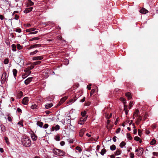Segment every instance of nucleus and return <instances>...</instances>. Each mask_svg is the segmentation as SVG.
<instances>
[{"mask_svg":"<svg viewBox=\"0 0 158 158\" xmlns=\"http://www.w3.org/2000/svg\"><path fill=\"white\" fill-rule=\"evenodd\" d=\"M22 144L26 147H29L31 145L30 138L27 137L23 138L21 140Z\"/></svg>","mask_w":158,"mask_h":158,"instance_id":"f257e3e1","label":"nucleus"},{"mask_svg":"<svg viewBox=\"0 0 158 158\" xmlns=\"http://www.w3.org/2000/svg\"><path fill=\"white\" fill-rule=\"evenodd\" d=\"M31 136L33 141H36L38 138V137L35 134L33 131H32L31 133Z\"/></svg>","mask_w":158,"mask_h":158,"instance_id":"f03ea898","label":"nucleus"},{"mask_svg":"<svg viewBox=\"0 0 158 158\" xmlns=\"http://www.w3.org/2000/svg\"><path fill=\"white\" fill-rule=\"evenodd\" d=\"M6 73H3L1 77V82L4 83L6 79Z\"/></svg>","mask_w":158,"mask_h":158,"instance_id":"7ed1b4c3","label":"nucleus"},{"mask_svg":"<svg viewBox=\"0 0 158 158\" xmlns=\"http://www.w3.org/2000/svg\"><path fill=\"white\" fill-rule=\"evenodd\" d=\"M29 101L28 98L27 97H24L22 100V103L24 105H27Z\"/></svg>","mask_w":158,"mask_h":158,"instance_id":"20e7f679","label":"nucleus"},{"mask_svg":"<svg viewBox=\"0 0 158 158\" xmlns=\"http://www.w3.org/2000/svg\"><path fill=\"white\" fill-rule=\"evenodd\" d=\"M60 126L58 125H56L55 126H53L51 128V130L53 131L54 130L57 131L60 129Z\"/></svg>","mask_w":158,"mask_h":158,"instance_id":"39448f33","label":"nucleus"},{"mask_svg":"<svg viewBox=\"0 0 158 158\" xmlns=\"http://www.w3.org/2000/svg\"><path fill=\"white\" fill-rule=\"evenodd\" d=\"M43 59V57L42 56H34L32 58L33 60H42Z\"/></svg>","mask_w":158,"mask_h":158,"instance_id":"423d86ee","label":"nucleus"},{"mask_svg":"<svg viewBox=\"0 0 158 158\" xmlns=\"http://www.w3.org/2000/svg\"><path fill=\"white\" fill-rule=\"evenodd\" d=\"M58 153V156H65L66 154L65 152L63 151L62 150H61L59 149Z\"/></svg>","mask_w":158,"mask_h":158,"instance_id":"0eeeda50","label":"nucleus"},{"mask_svg":"<svg viewBox=\"0 0 158 158\" xmlns=\"http://www.w3.org/2000/svg\"><path fill=\"white\" fill-rule=\"evenodd\" d=\"M33 8L32 7H30L26 8L23 11V12L27 14L32 10Z\"/></svg>","mask_w":158,"mask_h":158,"instance_id":"6e6552de","label":"nucleus"},{"mask_svg":"<svg viewBox=\"0 0 158 158\" xmlns=\"http://www.w3.org/2000/svg\"><path fill=\"white\" fill-rule=\"evenodd\" d=\"M32 77L28 78L26 79L24 81V83L26 85L28 84L32 80Z\"/></svg>","mask_w":158,"mask_h":158,"instance_id":"1a4fd4ad","label":"nucleus"},{"mask_svg":"<svg viewBox=\"0 0 158 158\" xmlns=\"http://www.w3.org/2000/svg\"><path fill=\"white\" fill-rule=\"evenodd\" d=\"M71 117L70 116L67 117L65 119V121H66V124H69V125H71Z\"/></svg>","mask_w":158,"mask_h":158,"instance_id":"9d476101","label":"nucleus"},{"mask_svg":"<svg viewBox=\"0 0 158 158\" xmlns=\"http://www.w3.org/2000/svg\"><path fill=\"white\" fill-rule=\"evenodd\" d=\"M85 131V129L84 128H82L80 130L79 132V136L81 137H83V134Z\"/></svg>","mask_w":158,"mask_h":158,"instance_id":"9b49d317","label":"nucleus"},{"mask_svg":"<svg viewBox=\"0 0 158 158\" xmlns=\"http://www.w3.org/2000/svg\"><path fill=\"white\" fill-rule=\"evenodd\" d=\"M59 151V149L56 148H53L52 150V152L54 153L55 155L58 156V153Z\"/></svg>","mask_w":158,"mask_h":158,"instance_id":"f8f14e48","label":"nucleus"},{"mask_svg":"<svg viewBox=\"0 0 158 158\" xmlns=\"http://www.w3.org/2000/svg\"><path fill=\"white\" fill-rule=\"evenodd\" d=\"M140 12L143 14H146L148 12V11L144 8H142L140 11Z\"/></svg>","mask_w":158,"mask_h":158,"instance_id":"ddd939ff","label":"nucleus"},{"mask_svg":"<svg viewBox=\"0 0 158 158\" xmlns=\"http://www.w3.org/2000/svg\"><path fill=\"white\" fill-rule=\"evenodd\" d=\"M36 124L38 126L41 128L43 127V123L42 122L39 121L37 122Z\"/></svg>","mask_w":158,"mask_h":158,"instance_id":"4468645a","label":"nucleus"},{"mask_svg":"<svg viewBox=\"0 0 158 158\" xmlns=\"http://www.w3.org/2000/svg\"><path fill=\"white\" fill-rule=\"evenodd\" d=\"M53 106V104L52 103H50L49 104H47L45 105V108L47 109H49Z\"/></svg>","mask_w":158,"mask_h":158,"instance_id":"2eb2a0df","label":"nucleus"},{"mask_svg":"<svg viewBox=\"0 0 158 158\" xmlns=\"http://www.w3.org/2000/svg\"><path fill=\"white\" fill-rule=\"evenodd\" d=\"M126 96L127 97L128 99H131V95L129 92L126 93L125 94Z\"/></svg>","mask_w":158,"mask_h":158,"instance_id":"dca6fc26","label":"nucleus"},{"mask_svg":"<svg viewBox=\"0 0 158 158\" xmlns=\"http://www.w3.org/2000/svg\"><path fill=\"white\" fill-rule=\"evenodd\" d=\"M1 130L2 132H5L6 131V127L3 124H2L0 126Z\"/></svg>","mask_w":158,"mask_h":158,"instance_id":"f3484780","label":"nucleus"},{"mask_svg":"<svg viewBox=\"0 0 158 158\" xmlns=\"http://www.w3.org/2000/svg\"><path fill=\"white\" fill-rule=\"evenodd\" d=\"M143 152V149L142 148H140L139 149V155H142Z\"/></svg>","mask_w":158,"mask_h":158,"instance_id":"a211bd4d","label":"nucleus"},{"mask_svg":"<svg viewBox=\"0 0 158 158\" xmlns=\"http://www.w3.org/2000/svg\"><path fill=\"white\" fill-rule=\"evenodd\" d=\"M106 152V149L103 148L102 149L100 152V154L102 156H103Z\"/></svg>","mask_w":158,"mask_h":158,"instance_id":"6ab92c4d","label":"nucleus"},{"mask_svg":"<svg viewBox=\"0 0 158 158\" xmlns=\"http://www.w3.org/2000/svg\"><path fill=\"white\" fill-rule=\"evenodd\" d=\"M13 73L14 75V77H15L17 76V71L16 69H14L13 70Z\"/></svg>","mask_w":158,"mask_h":158,"instance_id":"aec40b11","label":"nucleus"},{"mask_svg":"<svg viewBox=\"0 0 158 158\" xmlns=\"http://www.w3.org/2000/svg\"><path fill=\"white\" fill-rule=\"evenodd\" d=\"M27 4L28 6H31L34 5V3L31 1L30 0H28V1Z\"/></svg>","mask_w":158,"mask_h":158,"instance_id":"412c9836","label":"nucleus"},{"mask_svg":"<svg viewBox=\"0 0 158 158\" xmlns=\"http://www.w3.org/2000/svg\"><path fill=\"white\" fill-rule=\"evenodd\" d=\"M4 140L5 141L7 145H9L10 144V143L9 142V140L7 137L6 136L4 137Z\"/></svg>","mask_w":158,"mask_h":158,"instance_id":"4be33fe9","label":"nucleus"},{"mask_svg":"<svg viewBox=\"0 0 158 158\" xmlns=\"http://www.w3.org/2000/svg\"><path fill=\"white\" fill-rule=\"evenodd\" d=\"M86 112L85 111H84L81 113V114L82 115V117H86L87 116H86Z\"/></svg>","mask_w":158,"mask_h":158,"instance_id":"5701e85b","label":"nucleus"},{"mask_svg":"<svg viewBox=\"0 0 158 158\" xmlns=\"http://www.w3.org/2000/svg\"><path fill=\"white\" fill-rule=\"evenodd\" d=\"M126 144V143L124 141H122L121 142V143L120 144L119 146L121 148H123L124 146Z\"/></svg>","mask_w":158,"mask_h":158,"instance_id":"b1692460","label":"nucleus"},{"mask_svg":"<svg viewBox=\"0 0 158 158\" xmlns=\"http://www.w3.org/2000/svg\"><path fill=\"white\" fill-rule=\"evenodd\" d=\"M116 148V146L114 144H113L110 146V149L111 151H114L115 150Z\"/></svg>","mask_w":158,"mask_h":158,"instance_id":"393cba45","label":"nucleus"},{"mask_svg":"<svg viewBox=\"0 0 158 158\" xmlns=\"http://www.w3.org/2000/svg\"><path fill=\"white\" fill-rule=\"evenodd\" d=\"M38 106L36 104L32 105L31 106V109L33 110H35L37 108Z\"/></svg>","mask_w":158,"mask_h":158,"instance_id":"a878e982","label":"nucleus"},{"mask_svg":"<svg viewBox=\"0 0 158 158\" xmlns=\"http://www.w3.org/2000/svg\"><path fill=\"white\" fill-rule=\"evenodd\" d=\"M40 39V38L38 37H35L32 39H30L29 41H32L33 40H39Z\"/></svg>","mask_w":158,"mask_h":158,"instance_id":"bb28decb","label":"nucleus"},{"mask_svg":"<svg viewBox=\"0 0 158 158\" xmlns=\"http://www.w3.org/2000/svg\"><path fill=\"white\" fill-rule=\"evenodd\" d=\"M11 47L12 48V50L13 52L16 51V46L15 44H13L11 45Z\"/></svg>","mask_w":158,"mask_h":158,"instance_id":"cd10ccee","label":"nucleus"},{"mask_svg":"<svg viewBox=\"0 0 158 158\" xmlns=\"http://www.w3.org/2000/svg\"><path fill=\"white\" fill-rule=\"evenodd\" d=\"M38 52H39V51L38 50H35L34 51L31 52L30 53V55H33L36 54V53H37Z\"/></svg>","mask_w":158,"mask_h":158,"instance_id":"c85d7f7f","label":"nucleus"},{"mask_svg":"<svg viewBox=\"0 0 158 158\" xmlns=\"http://www.w3.org/2000/svg\"><path fill=\"white\" fill-rule=\"evenodd\" d=\"M67 98V97H64L61 99L60 100V102L61 103H63L64 102Z\"/></svg>","mask_w":158,"mask_h":158,"instance_id":"c756f323","label":"nucleus"},{"mask_svg":"<svg viewBox=\"0 0 158 158\" xmlns=\"http://www.w3.org/2000/svg\"><path fill=\"white\" fill-rule=\"evenodd\" d=\"M156 141L155 139H153L150 142V144L151 145H154L156 144Z\"/></svg>","mask_w":158,"mask_h":158,"instance_id":"7c9ffc66","label":"nucleus"},{"mask_svg":"<svg viewBox=\"0 0 158 158\" xmlns=\"http://www.w3.org/2000/svg\"><path fill=\"white\" fill-rule=\"evenodd\" d=\"M127 137L129 140H131L132 139V137L131 136L130 134L129 133L127 134Z\"/></svg>","mask_w":158,"mask_h":158,"instance_id":"2f4dec72","label":"nucleus"},{"mask_svg":"<svg viewBox=\"0 0 158 158\" xmlns=\"http://www.w3.org/2000/svg\"><path fill=\"white\" fill-rule=\"evenodd\" d=\"M139 110L136 109L135 110V112H134V115H135L136 117L138 116Z\"/></svg>","mask_w":158,"mask_h":158,"instance_id":"473e14b6","label":"nucleus"},{"mask_svg":"<svg viewBox=\"0 0 158 158\" xmlns=\"http://www.w3.org/2000/svg\"><path fill=\"white\" fill-rule=\"evenodd\" d=\"M87 118V116L86 117H82L80 118V120L81 121H83V122H85Z\"/></svg>","mask_w":158,"mask_h":158,"instance_id":"72a5a7b5","label":"nucleus"},{"mask_svg":"<svg viewBox=\"0 0 158 158\" xmlns=\"http://www.w3.org/2000/svg\"><path fill=\"white\" fill-rule=\"evenodd\" d=\"M121 154V152L120 150L119 149L117 150L115 152L116 155L118 156L120 155Z\"/></svg>","mask_w":158,"mask_h":158,"instance_id":"f704fd0d","label":"nucleus"},{"mask_svg":"<svg viewBox=\"0 0 158 158\" xmlns=\"http://www.w3.org/2000/svg\"><path fill=\"white\" fill-rule=\"evenodd\" d=\"M17 48L19 50H21L22 49L23 47L22 46L19 44H17Z\"/></svg>","mask_w":158,"mask_h":158,"instance_id":"c9c22d12","label":"nucleus"},{"mask_svg":"<svg viewBox=\"0 0 158 158\" xmlns=\"http://www.w3.org/2000/svg\"><path fill=\"white\" fill-rule=\"evenodd\" d=\"M76 149L78 151V152H81L82 151V149L79 146L76 147Z\"/></svg>","mask_w":158,"mask_h":158,"instance_id":"e433bc0d","label":"nucleus"},{"mask_svg":"<svg viewBox=\"0 0 158 158\" xmlns=\"http://www.w3.org/2000/svg\"><path fill=\"white\" fill-rule=\"evenodd\" d=\"M120 100L121 101L123 102V104L126 103V99H125L124 98H120Z\"/></svg>","mask_w":158,"mask_h":158,"instance_id":"4c0bfd02","label":"nucleus"},{"mask_svg":"<svg viewBox=\"0 0 158 158\" xmlns=\"http://www.w3.org/2000/svg\"><path fill=\"white\" fill-rule=\"evenodd\" d=\"M4 63L5 64H6L8 63L9 60L8 58H6L3 61Z\"/></svg>","mask_w":158,"mask_h":158,"instance_id":"58836bf2","label":"nucleus"},{"mask_svg":"<svg viewBox=\"0 0 158 158\" xmlns=\"http://www.w3.org/2000/svg\"><path fill=\"white\" fill-rule=\"evenodd\" d=\"M24 71L28 75H29L31 73V71H30V70L28 69V68H27V69L24 70Z\"/></svg>","mask_w":158,"mask_h":158,"instance_id":"ea45409f","label":"nucleus"},{"mask_svg":"<svg viewBox=\"0 0 158 158\" xmlns=\"http://www.w3.org/2000/svg\"><path fill=\"white\" fill-rule=\"evenodd\" d=\"M41 62L40 61H36L33 62V64L34 65H38L41 63Z\"/></svg>","mask_w":158,"mask_h":158,"instance_id":"a19ab883","label":"nucleus"},{"mask_svg":"<svg viewBox=\"0 0 158 158\" xmlns=\"http://www.w3.org/2000/svg\"><path fill=\"white\" fill-rule=\"evenodd\" d=\"M134 140L137 141H139L140 140V138L137 136H136L134 137Z\"/></svg>","mask_w":158,"mask_h":158,"instance_id":"79ce46f5","label":"nucleus"},{"mask_svg":"<svg viewBox=\"0 0 158 158\" xmlns=\"http://www.w3.org/2000/svg\"><path fill=\"white\" fill-rule=\"evenodd\" d=\"M34 45V47L35 48H39L41 47V45L40 44H35Z\"/></svg>","mask_w":158,"mask_h":158,"instance_id":"37998d69","label":"nucleus"},{"mask_svg":"<svg viewBox=\"0 0 158 158\" xmlns=\"http://www.w3.org/2000/svg\"><path fill=\"white\" fill-rule=\"evenodd\" d=\"M38 31H32L31 32H30L28 35H31V34H37L38 33Z\"/></svg>","mask_w":158,"mask_h":158,"instance_id":"c03bdc74","label":"nucleus"},{"mask_svg":"<svg viewBox=\"0 0 158 158\" xmlns=\"http://www.w3.org/2000/svg\"><path fill=\"white\" fill-rule=\"evenodd\" d=\"M48 127V124L46 123L44 124V125L43 126V127L44 129H46Z\"/></svg>","mask_w":158,"mask_h":158,"instance_id":"a18cd8bd","label":"nucleus"},{"mask_svg":"<svg viewBox=\"0 0 158 158\" xmlns=\"http://www.w3.org/2000/svg\"><path fill=\"white\" fill-rule=\"evenodd\" d=\"M95 91V90L94 89H92L91 91L90 96H92L93 95V94L94 93Z\"/></svg>","mask_w":158,"mask_h":158,"instance_id":"49530a36","label":"nucleus"},{"mask_svg":"<svg viewBox=\"0 0 158 158\" xmlns=\"http://www.w3.org/2000/svg\"><path fill=\"white\" fill-rule=\"evenodd\" d=\"M153 155L155 156H158V152H153L152 153Z\"/></svg>","mask_w":158,"mask_h":158,"instance_id":"de8ad7c7","label":"nucleus"},{"mask_svg":"<svg viewBox=\"0 0 158 158\" xmlns=\"http://www.w3.org/2000/svg\"><path fill=\"white\" fill-rule=\"evenodd\" d=\"M34 68V66L33 65H31L30 66H28L27 68L28 69L30 70Z\"/></svg>","mask_w":158,"mask_h":158,"instance_id":"09e8293b","label":"nucleus"},{"mask_svg":"<svg viewBox=\"0 0 158 158\" xmlns=\"http://www.w3.org/2000/svg\"><path fill=\"white\" fill-rule=\"evenodd\" d=\"M51 22L50 21L48 22H46L45 23H43L42 24L43 25H48Z\"/></svg>","mask_w":158,"mask_h":158,"instance_id":"8fccbe9b","label":"nucleus"},{"mask_svg":"<svg viewBox=\"0 0 158 158\" xmlns=\"http://www.w3.org/2000/svg\"><path fill=\"white\" fill-rule=\"evenodd\" d=\"M65 142L64 141H61L60 143V144L61 146H63L65 145Z\"/></svg>","mask_w":158,"mask_h":158,"instance_id":"3c124183","label":"nucleus"},{"mask_svg":"<svg viewBox=\"0 0 158 158\" xmlns=\"http://www.w3.org/2000/svg\"><path fill=\"white\" fill-rule=\"evenodd\" d=\"M15 31L17 32L20 33L21 31V30L20 28H17L15 30Z\"/></svg>","mask_w":158,"mask_h":158,"instance_id":"603ef678","label":"nucleus"},{"mask_svg":"<svg viewBox=\"0 0 158 158\" xmlns=\"http://www.w3.org/2000/svg\"><path fill=\"white\" fill-rule=\"evenodd\" d=\"M55 140L57 141H59L60 140V137L59 136H56L55 138Z\"/></svg>","mask_w":158,"mask_h":158,"instance_id":"864d4df0","label":"nucleus"},{"mask_svg":"<svg viewBox=\"0 0 158 158\" xmlns=\"http://www.w3.org/2000/svg\"><path fill=\"white\" fill-rule=\"evenodd\" d=\"M134 157V153L133 152H131L130 153V157L131 158H133Z\"/></svg>","mask_w":158,"mask_h":158,"instance_id":"5fc2aeb1","label":"nucleus"},{"mask_svg":"<svg viewBox=\"0 0 158 158\" xmlns=\"http://www.w3.org/2000/svg\"><path fill=\"white\" fill-rule=\"evenodd\" d=\"M142 134V133L141 131L139 129L138 130V135L139 136H141Z\"/></svg>","mask_w":158,"mask_h":158,"instance_id":"6e6d98bb","label":"nucleus"},{"mask_svg":"<svg viewBox=\"0 0 158 158\" xmlns=\"http://www.w3.org/2000/svg\"><path fill=\"white\" fill-rule=\"evenodd\" d=\"M120 130H121V129H120V128H118L116 131V133H117V134H118V133H119L120 131Z\"/></svg>","mask_w":158,"mask_h":158,"instance_id":"4d7b16f0","label":"nucleus"},{"mask_svg":"<svg viewBox=\"0 0 158 158\" xmlns=\"http://www.w3.org/2000/svg\"><path fill=\"white\" fill-rule=\"evenodd\" d=\"M15 20H18L19 18V16L17 15H15Z\"/></svg>","mask_w":158,"mask_h":158,"instance_id":"13d9d810","label":"nucleus"},{"mask_svg":"<svg viewBox=\"0 0 158 158\" xmlns=\"http://www.w3.org/2000/svg\"><path fill=\"white\" fill-rule=\"evenodd\" d=\"M91 84H90L89 85H87V88L89 90H90L91 89Z\"/></svg>","mask_w":158,"mask_h":158,"instance_id":"bf43d9fd","label":"nucleus"},{"mask_svg":"<svg viewBox=\"0 0 158 158\" xmlns=\"http://www.w3.org/2000/svg\"><path fill=\"white\" fill-rule=\"evenodd\" d=\"M84 122L81 121V120H79L78 121V123L80 125H82L84 124Z\"/></svg>","mask_w":158,"mask_h":158,"instance_id":"052dcab7","label":"nucleus"},{"mask_svg":"<svg viewBox=\"0 0 158 158\" xmlns=\"http://www.w3.org/2000/svg\"><path fill=\"white\" fill-rule=\"evenodd\" d=\"M35 48L34 47V45H33L31 46L30 47L28 48V49L29 50L32 48Z\"/></svg>","mask_w":158,"mask_h":158,"instance_id":"680f3d73","label":"nucleus"},{"mask_svg":"<svg viewBox=\"0 0 158 158\" xmlns=\"http://www.w3.org/2000/svg\"><path fill=\"white\" fill-rule=\"evenodd\" d=\"M7 120L9 122H11L12 121V118L10 116H8L7 118Z\"/></svg>","mask_w":158,"mask_h":158,"instance_id":"e2e57ef3","label":"nucleus"},{"mask_svg":"<svg viewBox=\"0 0 158 158\" xmlns=\"http://www.w3.org/2000/svg\"><path fill=\"white\" fill-rule=\"evenodd\" d=\"M126 103H124V110H127V108L128 106L127 105H126L125 104Z\"/></svg>","mask_w":158,"mask_h":158,"instance_id":"0e129e2a","label":"nucleus"},{"mask_svg":"<svg viewBox=\"0 0 158 158\" xmlns=\"http://www.w3.org/2000/svg\"><path fill=\"white\" fill-rule=\"evenodd\" d=\"M116 136H114L112 138L114 142H115L116 141Z\"/></svg>","mask_w":158,"mask_h":158,"instance_id":"69168bd1","label":"nucleus"},{"mask_svg":"<svg viewBox=\"0 0 158 158\" xmlns=\"http://www.w3.org/2000/svg\"><path fill=\"white\" fill-rule=\"evenodd\" d=\"M18 124L19 125H21L22 127H23V123L22 122H21V121L19 122L18 123Z\"/></svg>","mask_w":158,"mask_h":158,"instance_id":"338daca9","label":"nucleus"},{"mask_svg":"<svg viewBox=\"0 0 158 158\" xmlns=\"http://www.w3.org/2000/svg\"><path fill=\"white\" fill-rule=\"evenodd\" d=\"M85 97H84L81 101H80V102H84L85 100Z\"/></svg>","mask_w":158,"mask_h":158,"instance_id":"774afa93","label":"nucleus"}]
</instances>
